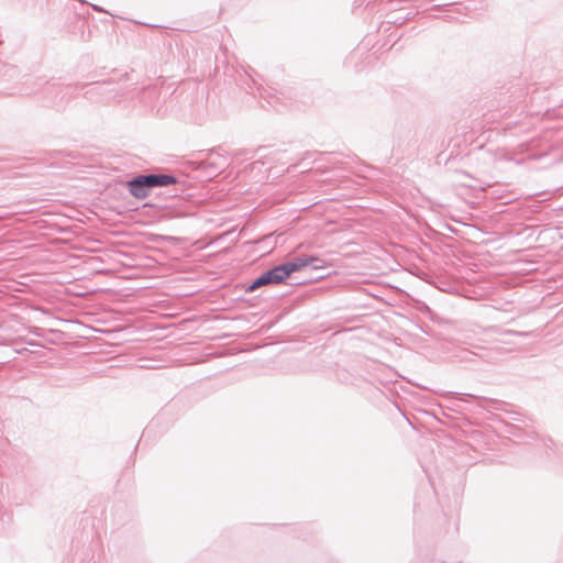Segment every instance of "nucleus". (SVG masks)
Returning a JSON list of instances; mask_svg holds the SVG:
<instances>
[{"label": "nucleus", "instance_id": "obj_1", "mask_svg": "<svg viewBox=\"0 0 563 563\" xmlns=\"http://www.w3.org/2000/svg\"><path fill=\"white\" fill-rule=\"evenodd\" d=\"M177 184V178L170 174H141L128 180L126 188L134 198L144 199L153 188Z\"/></svg>", "mask_w": 563, "mask_h": 563}, {"label": "nucleus", "instance_id": "obj_2", "mask_svg": "<svg viewBox=\"0 0 563 563\" xmlns=\"http://www.w3.org/2000/svg\"><path fill=\"white\" fill-rule=\"evenodd\" d=\"M306 261L290 260L274 266L273 268L262 273L256 277L246 288V291L252 292L263 286L278 285L284 283L292 273L303 268Z\"/></svg>", "mask_w": 563, "mask_h": 563}, {"label": "nucleus", "instance_id": "obj_3", "mask_svg": "<svg viewBox=\"0 0 563 563\" xmlns=\"http://www.w3.org/2000/svg\"><path fill=\"white\" fill-rule=\"evenodd\" d=\"M75 88H87L85 92L86 98L102 102L120 101V98L123 96L122 90L115 88L112 80L76 84Z\"/></svg>", "mask_w": 563, "mask_h": 563}, {"label": "nucleus", "instance_id": "obj_4", "mask_svg": "<svg viewBox=\"0 0 563 563\" xmlns=\"http://www.w3.org/2000/svg\"><path fill=\"white\" fill-rule=\"evenodd\" d=\"M455 357L460 362L468 363L475 362L477 358H483V355L467 349H462L455 354Z\"/></svg>", "mask_w": 563, "mask_h": 563}, {"label": "nucleus", "instance_id": "obj_5", "mask_svg": "<svg viewBox=\"0 0 563 563\" xmlns=\"http://www.w3.org/2000/svg\"><path fill=\"white\" fill-rule=\"evenodd\" d=\"M294 260L306 261L303 268L307 266H311L313 269H319V268L324 267V261L319 257H316V256L303 255V256H297Z\"/></svg>", "mask_w": 563, "mask_h": 563}, {"label": "nucleus", "instance_id": "obj_6", "mask_svg": "<svg viewBox=\"0 0 563 563\" xmlns=\"http://www.w3.org/2000/svg\"><path fill=\"white\" fill-rule=\"evenodd\" d=\"M261 97H263L265 99L269 98L267 100V103L271 104V106H274L275 102H277L279 100V97L276 93H271L267 90H264L263 92L261 91Z\"/></svg>", "mask_w": 563, "mask_h": 563}, {"label": "nucleus", "instance_id": "obj_7", "mask_svg": "<svg viewBox=\"0 0 563 563\" xmlns=\"http://www.w3.org/2000/svg\"><path fill=\"white\" fill-rule=\"evenodd\" d=\"M450 395L462 401H466L468 398H474V396L471 394L450 393Z\"/></svg>", "mask_w": 563, "mask_h": 563}, {"label": "nucleus", "instance_id": "obj_8", "mask_svg": "<svg viewBox=\"0 0 563 563\" xmlns=\"http://www.w3.org/2000/svg\"><path fill=\"white\" fill-rule=\"evenodd\" d=\"M92 9H93L95 11H97V12H102V11H103L100 7H98V5H96V4H92Z\"/></svg>", "mask_w": 563, "mask_h": 563}, {"label": "nucleus", "instance_id": "obj_9", "mask_svg": "<svg viewBox=\"0 0 563 563\" xmlns=\"http://www.w3.org/2000/svg\"><path fill=\"white\" fill-rule=\"evenodd\" d=\"M180 189H181V187L179 188V190H180ZM177 191H178V189H177V188H175V189L170 190L172 196H176V195H177V194H176Z\"/></svg>", "mask_w": 563, "mask_h": 563}]
</instances>
